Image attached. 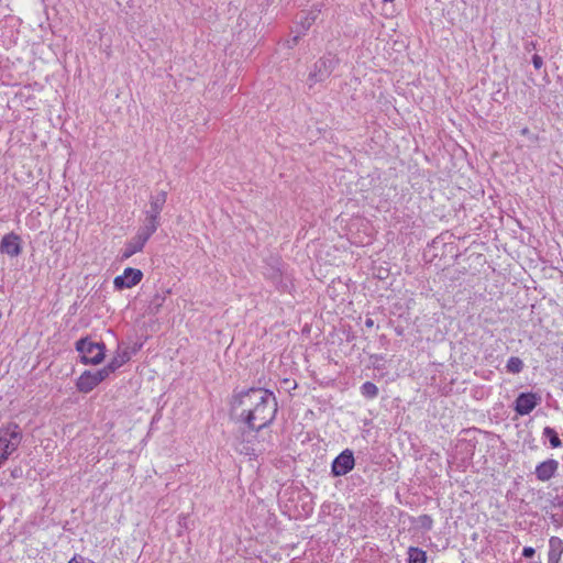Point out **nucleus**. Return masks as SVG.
<instances>
[{
  "label": "nucleus",
  "mask_w": 563,
  "mask_h": 563,
  "mask_svg": "<svg viewBox=\"0 0 563 563\" xmlns=\"http://www.w3.org/2000/svg\"><path fill=\"white\" fill-rule=\"evenodd\" d=\"M232 415L252 431L268 427L277 413L275 395L265 388H250L233 396Z\"/></svg>",
  "instance_id": "nucleus-1"
},
{
  "label": "nucleus",
  "mask_w": 563,
  "mask_h": 563,
  "mask_svg": "<svg viewBox=\"0 0 563 563\" xmlns=\"http://www.w3.org/2000/svg\"><path fill=\"white\" fill-rule=\"evenodd\" d=\"M22 441V432L16 423L0 428V467L15 452Z\"/></svg>",
  "instance_id": "nucleus-2"
},
{
  "label": "nucleus",
  "mask_w": 563,
  "mask_h": 563,
  "mask_svg": "<svg viewBox=\"0 0 563 563\" xmlns=\"http://www.w3.org/2000/svg\"><path fill=\"white\" fill-rule=\"evenodd\" d=\"M104 344L90 341L88 338L76 342V350L80 353L84 364H100L104 358Z\"/></svg>",
  "instance_id": "nucleus-3"
},
{
  "label": "nucleus",
  "mask_w": 563,
  "mask_h": 563,
  "mask_svg": "<svg viewBox=\"0 0 563 563\" xmlns=\"http://www.w3.org/2000/svg\"><path fill=\"white\" fill-rule=\"evenodd\" d=\"M336 65L338 58L335 57V55L331 53L319 58L314 63L313 69L309 74L308 80L310 81V86L327 79L331 75Z\"/></svg>",
  "instance_id": "nucleus-4"
},
{
  "label": "nucleus",
  "mask_w": 563,
  "mask_h": 563,
  "mask_svg": "<svg viewBox=\"0 0 563 563\" xmlns=\"http://www.w3.org/2000/svg\"><path fill=\"white\" fill-rule=\"evenodd\" d=\"M109 375L104 368L96 372L86 371L77 380V389L81 393L91 391L98 384L104 380Z\"/></svg>",
  "instance_id": "nucleus-5"
},
{
  "label": "nucleus",
  "mask_w": 563,
  "mask_h": 563,
  "mask_svg": "<svg viewBox=\"0 0 563 563\" xmlns=\"http://www.w3.org/2000/svg\"><path fill=\"white\" fill-rule=\"evenodd\" d=\"M355 465L353 452L349 449L342 451L332 462L331 473L333 476H343L350 473Z\"/></svg>",
  "instance_id": "nucleus-6"
},
{
  "label": "nucleus",
  "mask_w": 563,
  "mask_h": 563,
  "mask_svg": "<svg viewBox=\"0 0 563 563\" xmlns=\"http://www.w3.org/2000/svg\"><path fill=\"white\" fill-rule=\"evenodd\" d=\"M143 278V273L137 268L128 267L122 275L114 278L113 285L117 289L132 288Z\"/></svg>",
  "instance_id": "nucleus-7"
},
{
  "label": "nucleus",
  "mask_w": 563,
  "mask_h": 563,
  "mask_svg": "<svg viewBox=\"0 0 563 563\" xmlns=\"http://www.w3.org/2000/svg\"><path fill=\"white\" fill-rule=\"evenodd\" d=\"M540 396L533 393H521L515 401V410L519 416L529 415L539 404Z\"/></svg>",
  "instance_id": "nucleus-8"
},
{
  "label": "nucleus",
  "mask_w": 563,
  "mask_h": 563,
  "mask_svg": "<svg viewBox=\"0 0 563 563\" xmlns=\"http://www.w3.org/2000/svg\"><path fill=\"white\" fill-rule=\"evenodd\" d=\"M0 252L10 257L19 256L22 252L21 238L13 232L5 234L0 243Z\"/></svg>",
  "instance_id": "nucleus-9"
},
{
  "label": "nucleus",
  "mask_w": 563,
  "mask_h": 563,
  "mask_svg": "<svg viewBox=\"0 0 563 563\" xmlns=\"http://www.w3.org/2000/svg\"><path fill=\"white\" fill-rule=\"evenodd\" d=\"M559 470V462L554 459H549L537 465L534 474L541 482L550 481Z\"/></svg>",
  "instance_id": "nucleus-10"
},
{
  "label": "nucleus",
  "mask_w": 563,
  "mask_h": 563,
  "mask_svg": "<svg viewBox=\"0 0 563 563\" xmlns=\"http://www.w3.org/2000/svg\"><path fill=\"white\" fill-rule=\"evenodd\" d=\"M148 240L139 232L125 243L122 250L121 260L125 261L133 256L135 253L141 252Z\"/></svg>",
  "instance_id": "nucleus-11"
},
{
  "label": "nucleus",
  "mask_w": 563,
  "mask_h": 563,
  "mask_svg": "<svg viewBox=\"0 0 563 563\" xmlns=\"http://www.w3.org/2000/svg\"><path fill=\"white\" fill-rule=\"evenodd\" d=\"M167 201V191L161 190L150 197V209L145 211V214L155 216L161 219V212Z\"/></svg>",
  "instance_id": "nucleus-12"
},
{
  "label": "nucleus",
  "mask_w": 563,
  "mask_h": 563,
  "mask_svg": "<svg viewBox=\"0 0 563 563\" xmlns=\"http://www.w3.org/2000/svg\"><path fill=\"white\" fill-rule=\"evenodd\" d=\"M563 554V541L559 537L549 539L548 563H560Z\"/></svg>",
  "instance_id": "nucleus-13"
},
{
  "label": "nucleus",
  "mask_w": 563,
  "mask_h": 563,
  "mask_svg": "<svg viewBox=\"0 0 563 563\" xmlns=\"http://www.w3.org/2000/svg\"><path fill=\"white\" fill-rule=\"evenodd\" d=\"M159 225L161 219L155 218V216L145 214L143 225L137 230V232L150 240V238L156 232Z\"/></svg>",
  "instance_id": "nucleus-14"
},
{
  "label": "nucleus",
  "mask_w": 563,
  "mask_h": 563,
  "mask_svg": "<svg viewBox=\"0 0 563 563\" xmlns=\"http://www.w3.org/2000/svg\"><path fill=\"white\" fill-rule=\"evenodd\" d=\"M130 360L129 353L123 352L115 355L107 366H104V371H107V374L110 375L118 368H120L123 364H125Z\"/></svg>",
  "instance_id": "nucleus-15"
},
{
  "label": "nucleus",
  "mask_w": 563,
  "mask_h": 563,
  "mask_svg": "<svg viewBox=\"0 0 563 563\" xmlns=\"http://www.w3.org/2000/svg\"><path fill=\"white\" fill-rule=\"evenodd\" d=\"M408 563H427V552L417 547H409Z\"/></svg>",
  "instance_id": "nucleus-16"
},
{
  "label": "nucleus",
  "mask_w": 563,
  "mask_h": 563,
  "mask_svg": "<svg viewBox=\"0 0 563 563\" xmlns=\"http://www.w3.org/2000/svg\"><path fill=\"white\" fill-rule=\"evenodd\" d=\"M523 362L521 358L517 356H511L506 364V369L508 373L518 374L523 369Z\"/></svg>",
  "instance_id": "nucleus-17"
},
{
  "label": "nucleus",
  "mask_w": 563,
  "mask_h": 563,
  "mask_svg": "<svg viewBox=\"0 0 563 563\" xmlns=\"http://www.w3.org/2000/svg\"><path fill=\"white\" fill-rule=\"evenodd\" d=\"M543 435L549 439L552 448H559L562 445L559 434L553 428L545 427L543 429Z\"/></svg>",
  "instance_id": "nucleus-18"
},
{
  "label": "nucleus",
  "mask_w": 563,
  "mask_h": 563,
  "mask_svg": "<svg viewBox=\"0 0 563 563\" xmlns=\"http://www.w3.org/2000/svg\"><path fill=\"white\" fill-rule=\"evenodd\" d=\"M361 393L364 397L366 398H369V399H373L375 397H377L378 395V388L377 386L372 383V382H365L362 386H361Z\"/></svg>",
  "instance_id": "nucleus-19"
},
{
  "label": "nucleus",
  "mask_w": 563,
  "mask_h": 563,
  "mask_svg": "<svg viewBox=\"0 0 563 563\" xmlns=\"http://www.w3.org/2000/svg\"><path fill=\"white\" fill-rule=\"evenodd\" d=\"M164 301H165L164 296H161L158 294L155 295L150 305L151 311L156 313L159 310V308L162 307V305L164 303Z\"/></svg>",
  "instance_id": "nucleus-20"
},
{
  "label": "nucleus",
  "mask_w": 563,
  "mask_h": 563,
  "mask_svg": "<svg viewBox=\"0 0 563 563\" xmlns=\"http://www.w3.org/2000/svg\"><path fill=\"white\" fill-rule=\"evenodd\" d=\"M419 521H420L422 528H424L426 530H431L432 525H433V520H432L431 516L422 515L419 517Z\"/></svg>",
  "instance_id": "nucleus-21"
},
{
  "label": "nucleus",
  "mask_w": 563,
  "mask_h": 563,
  "mask_svg": "<svg viewBox=\"0 0 563 563\" xmlns=\"http://www.w3.org/2000/svg\"><path fill=\"white\" fill-rule=\"evenodd\" d=\"M532 64L534 66L536 69H540L542 66H543V59L541 56L534 54L532 56Z\"/></svg>",
  "instance_id": "nucleus-22"
},
{
  "label": "nucleus",
  "mask_w": 563,
  "mask_h": 563,
  "mask_svg": "<svg viewBox=\"0 0 563 563\" xmlns=\"http://www.w3.org/2000/svg\"><path fill=\"white\" fill-rule=\"evenodd\" d=\"M536 553V550L531 547H525L523 550H522V555L526 558V559H531Z\"/></svg>",
  "instance_id": "nucleus-23"
},
{
  "label": "nucleus",
  "mask_w": 563,
  "mask_h": 563,
  "mask_svg": "<svg viewBox=\"0 0 563 563\" xmlns=\"http://www.w3.org/2000/svg\"><path fill=\"white\" fill-rule=\"evenodd\" d=\"M87 562V559H85L84 556L81 555H74V558L70 559V561L68 563H86Z\"/></svg>",
  "instance_id": "nucleus-24"
},
{
  "label": "nucleus",
  "mask_w": 563,
  "mask_h": 563,
  "mask_svg": "<svg viewBox=\"0 0 563 563\" xmlns=\"http://www.w3.org/2000/svg\"><path fill=\"white\" fill-rule=\"evenodd\" d=\"M313 21H314V16H311V18L307 16L305 22H302L303 27H306V29L310 27V25L312 24Z\"/></svg>",
  "instance_id": "nucleus-25"
},
{
  "label": "nucleus",
  "mask_w": 563,
  "mask_h": 563,
  "mask_svg": "<svg viewBox=\"0 0 563 563\" xmlns=\"http://www.w3.org/2000/svg\"><path fill=\"white\" fill-rule=\"evenodd\" d=\"M365 325H366L367 328H372V327L374 325V320H373V319H371V318H367V319L365 320Z\"/></svg>",
  "instance_id": "nucleus-26"
},
{
  "label": "nucleus",
  "mask_w": 563,
  "mask_h": 563,
  "mask_svg": "<svg viewBox=\"0 0 563 563\" xmlns=\"http://www.w3.org/2000/svg\"><path fill=\"white\" fill-rule=\"evenodd\" d=\"M529 132L528 128L522 129L521 133L527 134Z\"/></svg>",
  "instance_id": "nucleus-27"
},
{
  "label": "nucleus",
  "mask_w": 563,
  "mask_h": 563,
  "mask_svg": "<svg viewBox=\"0 0 563 563\" xmlns=\"http://www.w3.org/2000/svg\"><path fill=\"white\" fill-rule=\"evenodd\" d=\"M278 277H279L278 274H275V275L272 276L273 279H277Z\"/></svg>",
  "instance_id": "nucleus-28"
}]
</instances>
